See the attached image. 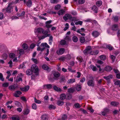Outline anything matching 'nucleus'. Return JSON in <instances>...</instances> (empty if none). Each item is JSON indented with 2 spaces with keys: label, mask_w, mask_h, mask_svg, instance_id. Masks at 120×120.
Listing matches in <instances>:
<instances>
[{
  "label": "nucleus",
  "mask_w": 120,
  "mask_h": 120,
  "mask_svg": "<svg viewBox=\"0 0 120 120\" xmlns=\"http://www.w3.org/2000/svg\"><path fill=\"white\" fill-rule=\"evenodd\" d=\"M12 4L10 3L8 4V6L2 10V12L5 13H10L13 11V7L11 5Z\"/></svg>",
  "instance_id": "nucleus-1"
},
{
  "label": "nucleus",
  "mask_w": 120,
  "mask_h": 120,
  "mask_svg": "<svg viewBox=\"0 0 120 120\" xmlns=\"http://www.w3.org/2000/svg\"><path fill=\"white\" fill-rule=\"evenodd\" d=\"M31 68L33 72L35 73H37L38 72V68L37 66L35 64L32 65Z\"/></svg>",
  "instance_id": "nucleus-2"
},
{
  "label": "nucleus",
  "mask_w": 120,
  "mask_h": 120,
  "mask_svg": "<svg viewBox=\"0 0 120 120\" xmlns=\"http://www.w3.org/2000/svg\"><path fill=\"white\" fill-rule=\"evenodd\" d=\"M91 49V47L88 46L86 47L83 53L85 55H87L90 53Z\"/></svg>",
  "instance_id": "nucleus-3"
},
{
  "label": "nucleus",
  "mask_w": 120,
  "mask_h": 120,
  "mask_svg": "<svg viewBox=\"0 0 120 120\" xmlns=\"http://www.w3.org/2000/svg\"><path fill=\"white\" fill-rule=\"evenodd\" d=\"M68 18L69 19H71L72 18L71 15L69 14H65V16L63 17V19L65 21H66L68 20Z\"/></svg>",
  "instance_id": "nucleus-4"
},
{
  "label": "nucleus",
  "mask_w": 120,
  "mask_h": 120,
  "mask_svg": "<svg viewBox=\"0 0 120 120\" xmlns=\"http://www.w3.org/2000/svg\"><path fill=\"white\" fill-rule=\"evenodd\" d=\"M88 86L94 87V81L93 80L91 79L89 80L87 82Z\"/></svg>",
  "instance_id": "nucleus-5"
},
{
  "label": "nucleus",
  "mask_w": 120,
  "mask_h": 120,
  "mask_svg": "<svg viewBox=\"0 0 120 120\" xmlns=\"http://www.w3.org/2000/svg\"><path fill=\"white\" fill-rule=\"evenodd\" d=\"M29 88V86H25L24 87H20V89L22 91L24 92L27 91Z\"/></svg>",
  "instance_id": "nucleus-6"
},
{
  "label": "nucleus",
  "mask_w": 120,
  "mask_h": 120,
  "mask_svg": "<svg viewBox=\"0 0 120 120\" xmlns=\"http://www.w3.org/2000/svg\"><path fill=\"white\" fill-rule=\"evenodd\" d=\"M52 87V85L50 84H47L43 85V89H51Z\"/></svg>",
  "instance_id": "nucleus-7"
},
{
  "label": "nucleus",
  "mask_w": 120,
  "mask_h": 120,
  "mask_svg": "<svg viewBox=\"0 0 120 120\" xmlns=\"http://www.w3.org/2000/svg\"><path fill=\"white\" fill-rule=\"evenodd\" d=\"M91 9L94 11L95 13H97L98 11V8L96 5L93 6L91 8Z\"/></svg>",
  "instance_id": "nucleus-8"
},
{
  "label": "nucleus",
  "mask_w": 120,
  "mask_h": 120,
  "mask_svg": "<svg viewBox=\"0 0 120 120\" xmlns=\"http://www.w3.org/2000/svg\"><path fill=\"white\" fill-rule=\"evenodd\" d=\"M53 75L55 77L53 78L54 79H57V78L59 77L60 75V73L58 72H55L53 73Z\"/></svg>",
  "instance_id": "nucleus-9"
},
{
  "label": "nucleus",
  "mask_w": 120,
  "mask_h": 120,
  "mask_svg": "<svg viewBox=\"0 0 120 120\" xmlns=\"http://www.w3.org/2000/svg\"><path fill=\"white\" fill-rule=\"evenodd\" d=\"M64 52V48H61L59 51H57V53L58 55H61L63 54Z\"/></svg>",
  "instance_id": "nucleus-10"
},
{
  "label": "nucleus",
  "mask_w": 120,
  "mask_h": 120,
  "mask_svg": "<svg viewBox=\"0 0 120 120\" xmlns=\"http://www.w3.org/2000/svg\"><path fill=\"white\" fill-rule=\"evenodd\" d=\"M118 26L117 24H114L112 25V30L114 31H116L118 30Z\"/></svg>",
  "instance_id": "nucleus-11"
},
{
  "label": "nucleus",
  "mask_w": 120,
  "mask_h": 120,
  "mask_svg": "<svg viewBox=\"0 0 120 120\" xmlns=\"http://www.w3.org/2000/svg\"><path fill=\"white\" fill-rule=\"evenodd\" d=\"M18 86H15L14 85H11L9 87V89L11 91L14 90L18 88Z\"/></svg>",
  "instance_id": "nucleus-12"
},
{
  "label": "nucleus",
  "mask_w": 120,
  "mask_h": 120,
  "mask_svg": "<svg viewBox=\"0 0 120 120\" xmlns=\"http://www.w3.org/2000/svg\"><path fill=\"white\" fill-rule=\"evenodd\" d=\"M53 87L54 90L56 91L61 92L62 91V90L60 88L56 86H54Z\"/></svg>",
  "instance_id": "nucleus-13"
},
{
  "label": "nucleus",
  "mask_w": 120,
  "mask_h": 120,
  "mask_svg": "<svg viewBox=\"0 0 120 120\" xmlns=\"http://www.w3.org/2000/svg\"><path fill=\"white\" fill-rule=\"evenodd\" d=\"M112 69V67L109 66H107L105 68V70L107 72L110 71Z\"/></svg>",
  "instance_id": "nucleus-14"
},
{
  "label": "nucleus",
  "mask_w": 120,
  "mask_h": 120,
  "mask_svg": "<svg viewBox=\"0 0 120 120\" xmlns=\"http://www.w3.org/2000/svg\"><path fill=\"white\" fill-rule=\"evenodd\" d=\"M92 35L94 37H98L99 35V32L97 31L93 32L92 33Z\"/></svg>",
  "instance_id": "nucleus-15"
},
{
  "label": "nucleus",
  "mask_w": 120,
  "mask_h": 120,
  "mask_svg": "<svg viewBox=\"0 0 120 120\" xmlns=\"http://www.w3.org/2000/svg\"><path fill=\"white\" fill-rule=\"evenodd\" d=\"M33 71L31 69H28L26 71V73L27 75H30L32 73Z\"/></svg>",
  "instance_id": "nucleus-16"
},
{
  "label": "nucleus",
  "mask_w": 120,
  "mask_h": 120,
  "mask_svg": "<svg viewBox=\"0 0 120 120\" xmlns=\"http://www.w3.org/2000/svg\"><path fill=\"white\" fill-rule=\"evenodd\" d=\"M75 82V80L74 79H69L67 82L68 83V84H71Z\"/></svg>",
  "instance_id": "nucleus-17"
},
{
  "label": "nucleus",
  "mask_w": 120,
  "mask_h": 120,
  "mask_svg": "<svg viewBox=\"0 0 120 120\" xmlns=\"http://www.w3.org/2000/svg\"><path fill=\"white\" fill-rule=\"evenodd\" d=\"M106 48L109 49L110 51H111L114 49L113 47L110 44L106 45Z\"/></svg>",
  "instance_id": "nucleus-18"
},
{
  "label": "nucleus",
  "mask_w": 120,
  "mask_h": 120,
  "mask_svg": "<svg viewBox=\"0 0 120 120\" xmlns=\"http://www.w3.org/2000/svg\"><path fill=\"white\" fill-rule=\"evenodd\" d=\"M48 116L46 114H44L41 117V119L43 120H46L48 119Z\"/></svg>",
  "instance_id": "nucleus-19"
},
{
  "label": "nucleus",
  "mask_w": 120,
  "mask_h": 120,
  "mask_svg": "<svg viewBox=\"0 0 120 120\" xmlns=\"http://www.w3.org/2000/svg\"><path fill=\"white\" fill-rule=\"evenodd\" d=\"M40 46L41 47H44V46L46 47L49 48V46L46 43H42L40 45Z\"/></svg>",
  "instance_id": "nucleus-20"
},
{
  "label": "nucleus",
  "mask_w": 120,
  "mask_h": 120,
  "mask_svg": "<svg viewBox=\"0 0 120 120\" xmlns=\"http://www.w3.org/2000/svg\"><path fill=\"white\" fill-rule=\"evenodd\" d=\"M90 67L94 71H96L98 70L96 67L93 65H91L90 66Z\"/></svg>",
  "instance_id": "nucleus-21"
},
{
  "label": "nucleus",
  "mask_w": 120,
  "mask_h": 120,
  "mask_svg": "<svg viewBox=\"0 0 120 120\" xmlns=\"http://www.w3.org/2000/svg\"><path fill=\"white\" fill-rule=\"evenodd\" d=\"M102 2L101 0L98 1L96 3V5L98 7H100L101 5Z\"/></svg>",
  "instance_id": "nucleus-22"
},
{
  "label": "nucleus",
  "mask_w": 120,
  "mask_h": 120,
  "mask_svg": "<svg viewBox=\"0 0 120 120\" xmlns=\"http://www.w3.org/2000/svg\"><path fill=\"white\" fill-rule=\"evenodd\" d=\"M75 91L74 88H71L68 89V92L69 93V94L72 93H73Z\"/></svg>",
  "instance_id": "nucleus-23"
},
{
  "label": "nucleus",
  "mask_w": 120,
  "mask_h": 120,
  "mask_svg": "<svg viewBox=\"0 0 120 120\" xmlns=\"http://www.w3.org/2000/svg\"><path fill=\"white\" fill-rule=\"evenodd\" d=\"M32 2L31 0H28L27 2L26 5L27 7H30L32 5Z\"/></svg>",
  "instance_id": "nucleus-24"
},
{
  "label": "nucleus",
  "mask_w": 120,
  "mask_h": 120,
  "mask_svg": "<svg viewBox=\"0 0 120 120\" xmlns=\"http://www.w3.org/2000/svg\"><path fill=\"white\" fill-rule=\"evenodd\" d=\"M112 18L114 22H117L118 21V17L117 16H113Z\"/></svg>",
  "instance_id": "nucleus-25"
},
{
  "label": "nucleus",
  "mask_w": 120,
  "mask_h": 120,
  "mask_svg": "<svg viewBox=\"0 0 120 120\" xmlns=\"http://www.w3.org/2000/svg\"><path fill=\"white\" fill-rule=\"evenodd\" d=\"M119 104V103L115 101H112L111 103V105L114 106H116Z\"/></svg>",
  "instance_id": "nucleus-26"
},
{
  "label": "nucleus",
  "mask_w": 120,
  "mask_h": 120,
  "mask_svg": "<svg viewBox=\"0 0 120 120\" xmlns=\"http://www.w3.org/2000/svg\"><path fill=\"white\" fill-rule=\"evenodd\" d=\"M112 76L111 75H110L107 76H104L103 78L107 80H108L111 79L112 78Z\"/></svg>",
  "instance_id": "nucleus-27"
},
{
  "label": "nucleus",
  "mask_w": 120,
  "mask_h": 120,
  "mask_svg": "<svg viewBox=\"0 0 120 120\" xmlns=\"http://www.w3.org/2000/svg\"><path fill=\"white\" fill-rule=\"evenodd\" d=\"M81 86L79 84H77L76 87V90L77 91H80L81 89Z\"/></svg>",
  "instance_id": "nucleus-28"
},
{
  "label": "nucleus",
  "mask_w": 120,
  "mask_h": 120,
  "mask_svg": "<svg viewBox=\"0 0 120 120\" xmlns=\"http://www.w3.org/2000/svg\"><path fill=\"white\" fill-rule=\"evenodd\" d=\"M23 114L25 115H26L28 114L30 112V110L28 109H24L23 111Z\"/></svg>",
  "instance_id": "nucleus-29"
},
{
  "label": "nucleus",
  "mask_w": 120,
  "mask_h": 120,
  "mask_svg": "<svg viewBox=\"0 0 120 120\" xmlns=\"http://www.w3.org/2000/svg\"><path fill=\"white\" fill-rule=\"evenodd\" d=\"M66 96L65 94H62L60 95V98L61 100L64 99L66 98Z\"/></svg>",
  "instance_id": "nucleus-30"
},
{
  "label": "nucleus",
  "mask_w": 120,
  "mask_h": 120,
  "mask_svg": "<svg viewBox=\"0 0 120 120\" xmlns=\"http://www.w3.org/2000/svg\"><path fill=\"white\" fill-rule=\"evenodd\" d=\"M42 68L45 70H48L49 69V68L46 65H43L42 66Z\"/></svg>",
  "instance_id": "nucleus-31"
},
{
  "label": "nucleus",
  "mask_w": 120,
  "mask_h": 120,
  "mask_svg": "<svg viewBox=\"0 0 120 120\" xmlns=\"http://www.w3.org/2000/svg\"><path fill=\"white\" fill-rule=\"evenodd\" d=\"M64 102L62 101L58 100L57 102V105L59 106H62L64 104Z\"/></svg>",
  "instance_id": "nucleus-32"
},
{
  "label": "nucleus",
  "mask_w": 120,
  "mask_h": 120,
  "mask_svg": "<svg viewBox=\"0 0 120 120\" xmlns=\"http://www.w3.org/2000/svg\"><path fill=\"white\" fill-rule=\"evenodd\" d=\"M12 120H20V118L18 116H13L12 117Z\"/></svg>",
  "instance_id": "nucleus-33"
},
{
  "label": "nucleus",
  "mask_w": 120,
  "mask_h": 120,
  "mask_svg": "<svg viewBox=\"0 0 120 120\" xmlns=\"http://www.w3.org/2000/svg\"><path fill=\"white\" fill-rule=\"evenodd\" d=\"M72 97L71 95L70 94H67L66 96V99L69 100L71 99Z\"/></svg>",
  "instance_id": "nucleus-34"
},
{
  "label": "nucleus",
  "mask_w": 120,
  "mask_h": 120,
  "mask_svg": "<svg viewBox=\"0 0 120 120\" xmlns=\"http://www.w3.org/2000/svg\"><path fill=\"white\" fill-rule=\"evenodd\" d=\"M64 12V11L63 10H60L57 13L59 15H62Z\"/></svg>",
  "instance_id": "nucleus-35"
},
{
  "label": "nucleus",
  "mask_w": 120,
  "mask_h": 120,
  "mask_svg": "<svg viewBox=\"0 0 120 120\" xmlns=\"http://www.w3.org/2000/svg\"><path fill=\"white\" fill-rule=\"evenodd\" d=\"M80 41L81 43H84L85 41V39L84 37H82L80 38Z\"/></svg>",
  "instance_id": "nucleus-36"
},
{
  "label": "nucleus",
  "mask_w": 120,
  "mask_h": 120,
  "mask_svg": "<svg viewBox=\"0 0 120 120\" xmlns=\"http://www.w3.org/2000/svg\"><path fill=\"white\" fill-rule=\"evenodd\" d=\"M72 39L74 42H76L78 41V38L76 36H74L72 37Z\"/></svg>",
  "instance_id": "nucleus-37"
},
{
  "label": "nucleus",
  "mask_w": 120,
  "mask_h": 120,
  "mask_svg": "<svg viewBox=\"0 0 120 120\" xmlns=\"http://www.w3.org/2000/svg\"><path fill=\"white\" fill-rule=\"evenodd\" d=\"M64 39L68 41L71 40V37L69 36H66Z\"/></svg>",
  "instance_id": "nucleus-38"
},
{
  "label": "nucleus",
  "mask_w": 120,
  "mask_h": 120,
  "mask_svg": "<svg viewBox=\"0 0 120 120\" xmlns=\"http://www.w3.org/2000/svg\"><path fill=\"white\" fill-rule=\"evenodd\" d=\"M49 108L50 109H54L56 108V107L54 105H49Z\"/></svg>",
  "instance_id": "nucleus-39"
},
{
  "label": "nucleus",
  "mask_w": 120,
  "mask_h": 120,
  "mask_svg": "<svg viewBox=\"0 0 120 120\" xmlns=\"http://www.w3.org/2000/svg\"><path fill=\"white\" fill-rule=\"evenodd\" d=\"M2 57L5 60L7 58L8 55L6 53H4L2 55Z\"/></svg>",
  "instance_id": "nucleus-40"
},
{
  "label": "nucleus",
  "mask_w": 120,
  "mask_h": 120,
  "mask_svg": "<svg viewBox=\"0 0 120 120\" xmlns=\"http://www.w3.org/2000/svg\"><path fill=\"white\" fill-rule=\"evenodd\" d=\"M41 47V46L40 47L39 46L37 48V50L38 51H42L44 50L45 48L44 47Z\"/></svg>",
  "instance_id": "nucleus-41"
},
{
  "label": "nucleus",
  "mask_w": 120,
  "mask_h": 120,
  "mask_svg": "<svg viewBox=\"0 0 120 120\" xmlns=\"http://www.w3.org/2000/svg\"><path fill=\"white\" fill-rule=\"evenodd\" d=\"M22 47L24 49L26 50L28 48V46L26 44L24 43L22 45Z\"/></svg>",
  "instance_id": "nucleus-42"
},
{
  "label": "nucleus",
  "mask_w": 120,
  "mask_h": 120,
  "mask_svg": "<svg viewBox=\"0 0 120 120\" xmlns=\"http://www.w3.org/2000/svg\"><path fill=\"white\" fill-rule=\"evenodd\" d=\"M67 118V116L66 114L63 115L62 117V120H65Z\"/></svg>",
  "instance_id": "nucleus-43"
},
{
  "label": "nucleus",
  "mask_w": 120,
  "mask_h": 120,
  "mask_svg": "<svg viewBox=\"0 0 120 120\" xmlns=\"http://www.w3.org/2000/svg\"><path fill=\"white\" fill-rule=\"evenodd\" d=\"M43 29L41 28H39L38 29L37 31L38 33H42Z\"/></svg>",
  "instance_id": "nucleus-44"
},
{
  "label": "nucleus",
  "mask_w": 120,
  "mask_h": 120,
  "mask_svg": "<svg viewBox=\"0 0 120 120\" xmlns=\"http://www.w3.org/2000/svg\"><path fill=\"white\" fill-rule=\"evenodd\" d=\"M60 4H57L55 7V10H58L60 9Z\"/></svg>",
  "instance_id": "nucleus-45"
},
{
  "label": "nucleus",
  "mask_w": 120,
  "mask_h": 120,
  "mask_svg": "<svg viewBox=\"0 0 120 120\" xmlns=\"http://www.w3.org/2000/svg\"><path fill=\"white\" fill-rule=\"evenodd\" d=\"M9 86V83L7 82H5L3 83L2 85V86L4 87H6Z\"/></svg>",
  "instance_id": "nucleus-46"
},
{
  "label": "nucleus",
  "mask_w": 120,
  "mask_h": 120,
  "mask_svg": "<svg viewBox=\"0 0 120 120\" xmlns=\"http://www.w3.org/2000/svg\"><path fill=\"white\" fill-rule=\"evenodd\" d=\"M77 59L79 60L80 62L81 63L82 62L83 59L81 56H78L77 57Z\"/></svg>",
  "instance_id": "nucleus-47"
},
{
  "label": "nucleus",
  "mask_w": 120,
  "mask_h": 120,
  "mask_svg": "<svg viewBox=\"0 0 120 120\" xmlns=\"http://www.w3.org/2000/svg\"><path fill=\"white\" fill-rule=\"evenodd\" d=\"M100 58L101 60H104L106 58V56H105L102 55L100 56Z\"/></svg>",
  "instance_id": "nucleus-48"
},
{
  "label": "nucleus",
  "mask_w": 120,
  "mask_h": 120,
  "mask_svg": "<svg viewBox=\"0 0 120 120\" xmlns=\"http://www.w3.org/2000/svg\"><path fill=\"white\" fill-rule=\"evenodd\" d=\"M50 2L52 3L56 4L59 2L58 0H50Z\"/></svg>",
  "instance_id": "nucleus-49"
},
{
  "label": "nucleus",
  "mask_w": 120,
  "mask_h": 120,
  "mask_svg": "<svg viewBox=\"0 0 120 120\" xmlns=\"http://www.w3.org/2000/svg\"><path fill=\"white\" fill-rule=\"evenodd\" d=\"M9 56L11 58H14L15 56V55L13 53H11L9 54Z\"/></svg>",
  "instance_id": "nucleus-50"
},
{
  "label": "nucleus",
  "mask_w": 120,
  "mask_h": 120,
  "mask_svg": "<svg viewBox=\"0 0 120 120\" xmlns=\"http://www.w3.org/2000/svg\"><path fill=\"white\" fill-rule=\"evenodd\" d=\"M104 111L106 114H107L109 112V110L108 108H105L104 109Z\"/></svg>",
  "instance_id": "nucleus-51"
},
{
  "label": "nucleus",
  "mask_w": 120,
  "mask_h": 120,
  "mask_svg": "<svg viewBox=\"0 0 120 120\" xmlns=\"http://www.w3.org/2000/svg\"><path fill=\"white\" fill-rule=\"evenodd\" d=\"M0 80L2 81H4V78L3 77L2 74L0 73Z\"/></svg>",
  "instance_id": "nucleus-52"
},
{
  "label": "nucleus",
  "mask_w": 120,
  "mask_h": 120,
  "mask_svg": "<svg viewBox=\"0 0 120 120\" xmlns=\"http://www.w3.org/2000/svg\"><path fill=\"white\" fill-rule=\"evenodd\" d=\"M32 107L33 109L35 110L37 109L36 105L35 103H33L32 105Z\"/></svg>",
  "instance_id": "nucleus-53"
},
{
  "label": "nucleus",
  "mask_w": 120,
  "mask_h": 120,
  "mask_svg": "<svg viewBox=\"0 0 120 120\" xmlns=\"http://www.w3.org/2000/svg\"><path fill=\"white\" fill-rule=\"evenodd\" d=\"M92 52L93 55H97L99 53V51L98 50H96L93 51Z\"/></svg>",
  "instance_id": "nucleus-54"
},
{
  "label": "nucleus",
  "mask_w": 120,
  "mask_h": 120,
  "mask_svg": "<svg viewBox=\"0 0 120 120\" xmlns=\"http://www.w3.org/2000/svg\"><path fill=\"white\" fill-rule=\"evenodd\" d=\"M66 43V41L65 40H62L61 41V44L62 45H65Z\"/></svg>",
  "instance_id": "nucleus-55"
},
{
  "label": "nucleus",
  "mask_w": 120,
  "mask_h": 120,
  "mask_svg": "<svg viewBox=\"0 0 120 120\" xmlns=\"http://www.w3.org/2000/svg\"><path fill=\"white\" fill-rule=\"evenodd\" d=\"M87 109L90 111L91 113H93L94 111V110L91 107H88L87 108Z\"/></svg>",
  "instance_id": "nucleus-56"
},
{
  "label": "nucleus",
  "mask_w": 120,
  "mask_h": 120,
  "mask_svg": "<svg viewBox=\"0 0 120 120\" xmlns=\"http://www.w3.org/2000/svg\"><path fill=\"white\" fill-rule=\"evenodd\" d=\"M85 2L84 0H79L78 1V3L79 4H82Z\"/></svg>",
  "instance_id": "nucleus-57"
},
{
  "label": "nucleus",
  "mask_w": 120,
  "mask_h": 120,
  "mask_svg": "<svg viewBox=\"0 0 120 120\" xmlns=\"http://www.w3.org/2000/svg\"><path fill=\"white\" fill-rule=\"evenodd\" d=\"M74 106L75 108H79L81 106H80L79 103H75L74 104Z\"/></svg>",
  "instance_id": "nucleus-58"
},
{
  "label": "nucleus",
  "mask_w": 120,
  "mask_h": 120,
  "mask_svg": "<svg viewBox=\"0 0 120 120\" xmlns=\"http://www.w3.org/2000/svg\"><path fill=\"white\" fill-rule=\"evenodd\" d=\"M120 81L119 80L116 81L114 83V84L116 85H120Z\"/></svg>",
  "instance_id": "nucleus-59"
},
{
  "label": "nucleus",
  "mask_w": 120,
  "mask_h": 120,
  "mask_svg": "<svg viewBox=\"0 0 120 120\" xmlns=\"http://www.w3.org/2000/svg\"><path fill=\"white\" fill-rule=\"evenodd\" d=\"M34 101L35 103L38 104H40L41 103V101L37 100L35 98H34Z\"/></svg>",
  "instance_id": "nucleus-60"
},
{
  "label": "nucleus",
  "mask_w": 120,
  "mask_h": 120,
  "mask_svg": "<svg viewBox=\"0 0 120 120\" xmlns=\"http://www.w3.org/2000/svg\"><path fill=\"white\" fill-rule=\"evenodd\" d=\"M31 60L35 64H38V61L36 59L32 58Z\"/></svg>",
  "instance_id": "nucleus-61"
},
{
  "label": "nucleus",
  "mask_w": 120,
  "mask_h": 120,
  "mask_svg": "<svg viewBox=\"0 0 120 120\" xmlns=\"http://www.w3.org/2000/svg\"><path fill=\"white\" fill-rule=\"evenodd\" d=\"M97 63L98 64L101 65L103 64L104 63V62L100 60H98L97 61Z\"/></svg>",
  "instance_id": "nucleus-62"
},
{
  "label": "nucleus",
  "mask_w": 120,
  "mask_h": 120,
  "mask_svg": "<svg viewBox=\"0 0 120 120\" xmlns=\"http://www.w3.org/2000/svg\"><path fill=\"white\" fill-rule=\"evenodd\" d=\"M19 53L20 55L23 54L24 53V50L22 49H20L19 50Z\"/></svg>",
  "instance_id": "nucleus-63"
},
{
  "label": "nucleus",
  "mask_w": 120,
  "mask_h": 120,
  "mask_svg": "<svg viewBox=\"0 0 120 120\" xmlns=\"http://www.w3.org/2000/svg\"><path fill=\"white\" fill-rule=\"evenodd\" d=\"M119 112L118 110H115L113 111V113L114 115H116Z\"/></svg>",
  "instance_id": "nucleus-64"
}]
</instances>
